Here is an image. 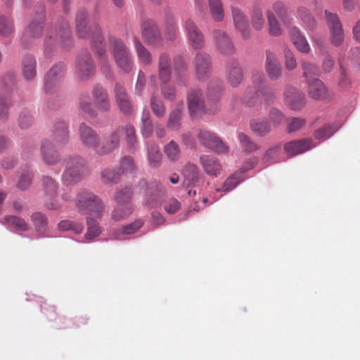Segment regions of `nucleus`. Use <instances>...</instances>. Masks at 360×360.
Wrapping results in <instances>:
<instances>
[{
    "instance_id": "nucleus-1",
    "label": "nucleus",
    "mask_w": 360,
    "mask_h": 360,
    "mask_svg": "<svg viewBox=\"0 0 360 360\" xmlns=\"http://www.w3.org/2000/svg\"><path fill=\"white\" fill-rule=\"evenodd\" d=\"M61 181L65 186L75 185L87 174L85 160L79 156H70L64 160Z\"/></svg>"
},
{
    "instance_id": "nucleus-2",
    "label": "nucleus",
    "mask_w": 360,
    "mask_h": 360,
    "mask_svg": "<svg viewBox=\"0 0 360 360\" xmlns=\"http://www.w3.org/2000/svg\"><path fill=\"white\" fill-rule=\"evenodd\" d=\"M208 96L207 103L204 101V97L201 90L192 89L187 94L188 107L191 115L200 113H215L218 108V96L212 101Z\"/></svg>"
},
{
    "instance_id": "nucleus-3",
    "label": "nucleus",
    "mask_w": 360,
    "mask_h": 360,
    "mask_svg": "<svg viewBox=\"0 0 360 360\" xmlns=\"http://www.w3.org/2000/svg\"><path fill=\"white\" fill-rule=\"evenodd\" d=\"M75 206L79 212L97 218H101L105 213V207L101 200L88 191H82L77 195Z\"/></svg>"
},
{
    "instance_id": "nucleus-4",
    "label": "nucleus",
    "mask_w": 360,
    "mask_h": 360,
    "mask_svg": "<svg viewBox=\"0 0 360 360\" xmlns=\"http://www.w3.org/2000/svg\"><path fill=\"white\" fill-rule=\"evenodd\" d=\"M114 61L123 72H129L133 68L132 56L129 49L121 39L114 40Z\"/></svg>"
},
{
    "instance_id": "nucleus-5",
    "label": "nucleus",
    "mask_w": 360,
    "mask_h": 360,
    "mask_svg": "<svg viewBox=\"0 0 360 360\" xmlns=\"http://www.w3.org/2000/svg\"><path fill=\"white\" fill-rule=\"evenodd\" d=\"M198 137L202 145L218 154L227 153L229 151V147L221 139L209 131L199 130Z\"/></svg>"
},
{
    "instance_id": "nucleus-6",
    "label": "nucleus",
    "mask_w": 360,
    "mask_h": 360,
    "mask_svg": "<svg viewBox=\"0 0 360 360\" xmlns=\"http://www.w3.org/2000/svg\"><path fill=\"white\" fill-rule=\"evenodd\" d=\"M193 64L195 77L198 80L205 79L210 75L212 70V63L209 54L202 52L196 53Z\"/></svg>"
},
{
    "instance_id": "nucleus-7",
    "label": "nucleus",
    "mask_w": 360,
    "mask_h": 360,
    "mask_svg": "<svg viewBox=\"0 0 360 360\" xmlns=\"http://www.w3.org/2000/svg\"><path fill=\"white\" fill-rule=\"evenodd\" d=\"M265 89V77L262 75H258L254 79V86L247 89L243 102L249 106L253 105L259 96H264V91Z\"/></svg>"
},
{
    "instance_id": "nucleus-8",
    "label": "nucleus",
    "mask_w": 360,
    "mask_h": 360,
    "mask_svg": "<svg viewBox=\"0 0 360 360\" xmlns=\"http://www.w3.org/2000/svg\"><path fill=\"white\" fill-rule=\"evenodd\" d=\"M214 43L217 51L224 55H231L235 52L234 45L230 37L223 30H214L212 31Z\"/></svg>"
},
{
    "instance_id": "nucleus-9",
    "label": "nucleus",
    "mask_w": 360,
    "mask_h": 360,
    "mask_svg": "<svg viewBox=\"0 0 360 360\" xmlns=\"http://www.w3.org/2000/svg\"><path fill=\"white\" fill-rule=\"evenodd\" d=\"M189 44L194 49H201L205 46V37L195 22L188 19L184 23Z\"/></svg>"
},
{
    "instance_id": "nucleus-10",
    "label": "nucleus",
    "mask_w": 360,
    "mask_h": 360,
    "mask_svg": "<svg viewBox=\"0 0 360 360\" xmlns=\"http://www.w3.org/2000/svg\"><path fill=\"white\" fill-rule=\"evenodd\" d=\"M315 146L311 139H300L286 143L284 150L288 155L292 157L304 153Z\"/></svg>"
},
{
    "instance_id": "nucleus-11",
    "label": "nucleus",
    "mask_w": 360,
    "mask_h": 360,
    "mask_svg": "<svg viewBox=\"0 0 360 360\" xmlns=\"http://www.w3.org/2000/svg\"><path fill=\"white\" fill-rule=\"evenodd\" d=\"M65 66L60 63L52 67L47 72L44 79V88L46 92H52L54 91L64 75Z\"/></svg>"
},
{
    "instance_id": "nucleus-12",
    "label": "nucleus",
    "mask_w": 360,
    "mask_h": 360,
    "mask_svg": "<svg viewBox=\"0 0 360 360\" xmlns=\"http://www.w3.org/2000/svg\"><path fill=\"white\" fill-rule=\"evenodd\" d=\"M76 70L82 79H86L94 73L95 65L89 53L85 52L79 56L76 63Z\"/></svg>"
},
{
    "instance_id": "nucleus-13",
    "label": "nucleus",
    "mask_w": 360,
    "mask_h": 360,
    "mask_svg": "<svg viewBox=\"0 0 360 360\" xmlns=\"http://www.w3.org/2000/svg\"><path fill=\"white\" fill-rule=\"evenodd\" d=\"M199 162L205 173L211 177H217L222 171V165L220 160L212 155H201Z\"/></svg>"
},
{
    "instance_id": "nucleus-14",
    "label": "nucleus",
    "mask_w": 360,
    "mask_h": 360,
    "mask_svg": "<svg viewBox=\"0 0 360 360\" xmlns=\"http://www.w3.org/2000/svg\"><path fill=\"white\" fill-rule=\"evenodd\" d=\"M285 103L294 110H300L306 103L305 96L294 87H288L284 93Z\"/></svg>"
},
{
    "instance_id": "nucleus-15",
    "label": "nucleus",
    "mask_w": 360,
    "mask_h": 360,
    "mask_svg": "<svg viewBox=\"0 0 360 360\" xmlns=\"http://www.w3.org/2000/svg\"><path fill=\"white\" fill-rule=\"evenodd\" d=\"M265 71L271 80H278L282 75V67L276 54L270 51H266Z\"/></svg>"
},
{
    "instance_id": "nucleus-16",
    "label": "nucleus",
    "mask_w": 360,
    "mask_h": 360,
    "mask_svg": "<svg viewBox=\"0 0 360 360\" xmlns=\"http://www.w3.org/2000/svg\"><path fill=\"white\" fill-rule=\"evenodd\" d=\"M41 154L42 160L46 165H55L60 162V155L54 149V145L50 140L46 139L41 142Z\"/></svg>"
},
{
    "instance_id": "nucleus-17",
    "label": "nucleus",
    "mask_w": 360,
    "mask_h": 360,
    "mask_svg": "<svg viewBox=\"0 0 360 360\" xmlns=\"http://www.w3.org/2000/svg\"><path fill=\"white\" fill-rule=\"evenodd\" d=\"M231 13L236 29L240 32L245 39H249L251 34L248 18L238 8L232 6Z\"/></svg>"
},
{
    "instance_id": "nucleus-18",
    "label": "nucleus",
    "mask_w": 360,
    "mask_h": 360,
    "mask_svg": "<svg viewBox=\"0 0 360 360\" xmlns=\"http://www.w3.org/2000/svg\"><path fill=\"white\" fill-rule=\"evenodd\" d=\"M79 139L82 145L88 148H95L99 141L97 133L85 123L79 127Z\"/></svg>"
},
{
    "instance_id": "nucleus-19",
    "label": "nucleus",
    "mask_w": 360,
    "mask_h": 360,
    "mask_svg": "<svg viewBox=\"0 0 360 360\" xmlns=\"http://www.w3.org/2000/svg\"><path fill=\"white\" fill-rule=\"evenodd\" d=\"M21 75L27 82H32L37 76V60L30 55H25L22 58Z\"/></svg>"
},
{
    "instance_id": "nucleus-20",
    "label": "nucleus",
    "mask_w": 360,
    "mask_h": 360,
    "mask_svg": "<svg viewBox=\"0 0 360 360\" xmlns=\"http://www.w3.org/2000/svg\"><path fill=\"white\" fill-rule=\"evenodd\" d=\"M142 35L146 41L156 45L160 41V33L157 25L152 20H145L141 24Z\"/></svg>"
},
{
    "instance_id": "nucleus-21",
    "label": "nucleus",
    "mask_w": 360,
    "mask_h": 360,
    "mask_svg": "<svg viewBox=\"0 0 360 360\" xmlns=\"http://www.w3.org/2000/svg\"><path fill=\"white\" fill-rule=\"evenodd\" d=\"M308 93L314 100H325L330 97V93L323 82L319 79L309 80Z\"/></svg>"
},
{
    "instance_id": "nucleus-22",
    "label": "nucleus",
    "mask_w": 360,
    "mask_h": 360,
    "mask_svg": "<svg viewBox=\"0 0 360 360\" xmlns=\"http://www.w3.org/2000/svg\"><path fill=\"white\" fill-rule=\"evenodd\" d=\"M226 77L232 86H238L243 79V70L237 61H232L226 67Z\"/></svg>"
},
{
    "instance_id": "nucleus-23",
    "label": "nucleus",
    "mask_w": 360,
    "mask_h": 360,
    "mask_svg": "<svg viewBox=\"0 0 360 360\" xmlns=\"http://www.w3.org/2000/svg\"><path fill=\"white\" fill-rule=\"evenodd\" d=\"M53 145L61 146L68 141V130L67 124L60 121L54 124L52 134V140H50Z\"/></svg>"
},
{
    "instance_id": "nucleus-24",
    "label": "nucleus",
    "mask_w": 360,
    "mask_h": 360,
    "mask_svg": "<svg viewBox=\"0 0 360 360\" xmlns=\"http://www.w3.org/2000/svg\"><path fill=\"white\" fill-rule=\"evenodd\" d=\"M184 184L187 187L195 186L200 180V174L198 167L191 163L186 164L183 170Z\"/></svg>"
},
{
    "instance_id": "nucleus-25",
    "label": "nucleus",
    "mask_w": 360,
    "mask_h": 360,
    "mask_svg": "<svg viewBox=\"0 0 360 360\" xmlns=\"http://www.w3.org/2000/svg\"><path fill=\"white\" fill-rule=\"evenodd\" d=\"M133 195L132 186L131 185H127L123 188H121L117 191L116 193V200L118 203L124 204V212L122 215H120V217H123L125 216H128L131 213V209L129 206V202Z\"/></svg>"
},
{
    "instance_id": "nucleus-26",
    "label": "nucleus",
    "mask_w": 360,
    "mask_h": 360,
    "mask_svg": "<svg viewBox=\"0 0 360 360\" xmlns=\"http://www.w3.org/2000/svg\"><path fill=\"white\" fill-rule=\"evenodd\" d=\"M289 36L291 41L299 51L306 53L309 52L310 46L307 41L297 27H292L290 28Z\"/></svg>"
},
{
    "instance_id": "nucleus-27",
    "label": "nucleus",
    "mask_w": 360,
    "mask_h": 360,
    "mask_svg": "<svg viewBox=\"0 0 360 360\" xmlns=\"http://www.w3.org/2000/svg\"><path fill=\"white\" fill-rule=\"evenodd\" d=\"M171 60L166 53H162L159 58L158 75L162 82H169L171 76Z\"/></svg>"
},
{
    "instance_id": "nucleus-28",
    "label": "nucleus",
    "mask_w": 360,
    "mask_h": 360,
    "mask_svg": "<svg viewBox=\"0 0 360 360\" xmlns=\"http://www.w3.org/2000/svg\"><path fill=\"white\" fill-rule=\"evenodd\" d=\"M115 97L120 110L125 114L131 113L132 106L126 94L125 89L120 85H116L115 86Z\"/></svg>"
},
{
    "instance_id": "nucleus-29",
    "label": "nucleus",
    "mask_w": 360,
    "mask_h": 360,
    "mask_svg": "<svg viewBox=\"0 0 360 360\" xmlns=\"http://www.w3.org/2000/svg\"><path fill=\"white\" fill-rule=\"evenodd\" d=\"M102 40L103 38L101 37H98L97 39L94 41V46L96 53L98 54L99 57H101L100 63L103 72L105 74L106 76L110 77V65L103 57V53L105 52V49L102 44Z\"/></svg>"
},
{
    "instance_id": "nucleus-30",
    "label": "nucleus",
    "mask_w": 360,
    "mask_h": 360,
    "mask_svg": "<svg viewBox=\"0 0 360 360\" xmlns=\"http://www.w3.org/2000/svg\"><path fill=\"white\" fill-rule=\"evenodd\" d=\"M92 94L96 103L99 105V108L102 110L106 111L110 109V105L108 97V94L102 86H95L92 91Z\"/></svg>"
},
{
    "instance_id": "nucleus-31",
    "label": "nucleus",
    "mask_w": 360,
    "mask_h": 360,
    "mask_svg": "<svg viewBox=\"0 0 360 360\" xmlns=\"http://www.w3.org/2000/svg\"><path fill=\"white\" fill-rule=\"evenodd\" d=\"M134 47L139 61L145 65H150L152 56L150 53L143 46L137 37L134 38Z\"/></svg>"
},
{
    "instance_id": "nucleus-32",
    "label": "nucleus",
    "mask_w": 360,
    "mask_h": 360,
    "mask_svg": "<svg viewBox=\"0 0 360 360\" xmlns=\"http://www.w3.org/2000/svg\"><path fill=\"white\" fill-rule=\"evenodd\" d=\"M58 228L60 231H70L73 233L80 234L83 231L84 226L82 223L78 221L64 219L58 223Z\"/></svg>"
},
{
    "instance_id": "nucleus-33",
    "label": "nucleus",
    "mask_w": 360,
    "mask_h": 360,
    "mask_svg": "<svg viewBox=\"0 0 360 360\" xmlns=\"http://www.w3.org/2000/svg\"><path fill=\"white\" fill-rule=\"evenodd\" d=\"M41 181L44 198L58 195V185L53 179L50 176H44Z\"/></svg>"
},
{
    "instance_id": "nucleus-34",
    "label": "nucleus",
    "mask_w": 360,
    "mask_h": 360,
    "mask_svg": "<svg viewBox=\"0 0 360 360\" xmlns=\"http://www.w3.org/2000/svg\"><path fill=\"white\" fill-rule=\"evenodd\" d=\"M252 131L259 136H265L271 131V125L264 120H254L250 123Z\"/></svg>"
},
{
    "instance_id": "nucleus-35",
    "label": "nucleus",
    "mask_w": 360,
    "mask_h": 360,
    "mask_svg": "<svg viewBox=\"0 0 360 360\" xmlns=\"http://www.w3.org/2000/svg\"><path fill=\"white\" fill-rule=\"evenodd\" d=\"M87 231L85 233V238L87 240L98 236L101 233V228L98 222L94 219L86 217Z\"/></svg>"
},
{
    "instance_id": "nucleus-36",
    "label": "nucleus",
    "mask_w": 360,
    "mask_h": 360,
    "mask_svg": "<svg viewBox=\"0 0 360 360\" xmlns=\"http://www.w3.org/2000/svg\"><path fill=\"white\" fill-rule=\"evenodd\" d=\"M112 148V137L111 135H109L104 137L101 142L98 141L97 146L94 148L98 155H105L110 153Z\"/></svg>"
},
{
    "instance_id": "nucleus-37",
    "label": "nucleus",
    "mask_w": 360,
    "mask_h": 360,
    "mask_svg": "<svg viewBox=\"0 0 360 360\" xmlns=\"http://www.w3.org/2000/svg\"><path fill=\"white\" fill-rule=\"evenodd\" d=\"M251 24L253 28L257 30H261L264 25V18L262 8L258 6H255L251 14Z\"/></svg>"
},
{
    "instance_id": "nucleus-38",
    "label": "nucleus",
    "mask_w": 360,
    "mask_h": 360,
    "mask_svg": "<svg viewBox=\"0 0 360 360\" xmlns=\"http://www.w3.org/2000/svg\"><path fill=\"white\" fill-rule=\"evenodd\" d=\"M164 152L167 158L171 161H176L179 158L181 154L179 145L173 140L165 145Z\"/></svg>"
},
{
    "instance_id": "nucleus-39",
    "label": "nucleus",
    "mask_w": 360,
    "mask_h": 360,
    "mask_svg": "<svg viewBox=\"0 0 360 360\" xmlns=\"http://www.w3.org/2000/svg\"><path fill=\"white\" fill-rule=\"evenodd\" d=\"M267 20L269 34L274 37L281 35L282 33L281 28L272 11L269 10L267 11Z\"/></svg>"
},
{
    "instance_id": "nucleus-40",
    "label": "nucleus",
    "mask_w": 360,
    "mask_h": 360,
    "mask_svg": "<svg viewBox=\"0 0 360 360\" xmlns=\"http://www.w3.org/2000/svg\"><path fill=\"white\" fill-rule=\"evenodd\" d=\"M210 13L215 21H221L224 18V11L220 0H209Z\"/></svg>"
},
{
    "instance_id": "nucleus-41",
    "label": "nucleus",
    "mask_w": 360,
    "mask_h": 360,
    "mask_svg": "<svg viewBox=\"0 0 360 360\" xmlns=\"http://www.w3.org/2000/svg\"><path fill=\"white\" fill-rule=\"evenodd\" d=\"M337 130V129L330 124H324L316 130L314 133V136L318 140H325L330 137Z\"/></svg>"
},
{
    "instance_id": "nucleus-42",
    "label": "nucleus",
    "mask_w": 360,
    "mask_h": 360,
    "mask_svg": "<svg viewBox=\"0 0 360 360\" xmlns=\"http://www.w3.org/2000/svg\"><path fill=\"white\" fill-rule=\"evenodd\" d=\"M141 131L143 135L146 137L150 136L153 131L150 112L148 110H144L142 114Z\"/></svg>"
},
{
    "instance_id": "nucleus-43",
    "label": "nucleus",
    "mask_w": 360,
    "mask_h": 360,
    "mask_svg": "<svg viewBox=\"0 0 360 360\" xmlns=\"http://www.w3.org/2000/svg\"><path fill=\"white\" fill-rule=\"evenodd\" d=\"M5 221L8 226L14 227L18 231H24L28 229L27 224L20 217L8 216L5 217Z\"/></svg>"
},
{
    "instance_id": "nucleus-44",
    "label": "nucleus",
    "mask_w": 360,
    "mask_h": 360,
    "mask_svg": "<svg viewBox=\"0 0 360 360\" xmlns=\"http://www.w3.org/2000/svg\"><path fill=\"white\" fill-rule=\"evenodd\" d=\"M329 30L331 44L335 46L342 45L345 39L343 27H338Z\"/></svg>"
},
{
    "instance_id": "nucleus-45",
    "label": "nucleus",
    "mask_w": 360,
    "mask_h": 360,
    "mask_svg": "<svg viewBox=\"0 0 360 360\" xmlns=\"http://www.w3.org/2000/svg\"><path fill=\"white\" fill-rule=\"evenodd\" d=\"M148 159L151 166L157 167L161 162V153L156 144H152L150 148L148 150Z\"/></svg>"
},
{
    "instance_id": "nucleus-46",
    "label": "nucleus",
    "mask_w": 360,
    "mask_h": 360,
    "mask_svg": "<svg viewBox=\"0 0 360 360\" xmlns=\"http://www.w3.org/2000/svg\"><path fill=\"white\" fill-rule=\"evenodd\" d=\"M13 32V24L9 17L0 16V34L8 36Z\"/></svg>"
},
{
    "instance_id": "nucleus-47",
    "label": "nucleus",
    "mask_w": 360,
    "mask_h": 360,
    "mask_svg": "<svg viewBox=\"0 0 360 360\" xmlns=\"http://www.w3.org/2000/svg\"><path fill=\"white\" fill-rule=\"evenodd\" d=\"M273 10L277 15L283 21L284 23H290V18L288 13L287 8L281 2H276L273 5Z\"/></svg>"
},
{
    "instance_id": "nucleus-48",
    "label": "nucleus",
    "mask_w": 360,
    "mask_h": 360,
    "mask_svg": "<svg viewBox=\"0 0 360 360\" xmlns=\"http://www.w3.org/2000/svg\"><path fill=\"white\" fill-rule=\"evenodd\" d=\"M325 18L329 30L338 27H342L338 15L330 11H325Z\"/></svg>"
},
{
    "instance_id": "nucleus-49",
    "label": "nucleus",
    "mask_w": 360,
    "mask_h": 360,
    "mask_svg": "<svg viewBox=\"0 0 360 360\" xmlns=\"http://www.w3.org/2000/svg\"><path fill=\"white\" fill-rule=\"evenodd\" d=\"M135 169V164L131 157H124L120 162L117 173L118 174L131 172Z\"/></svg>"
},
{
    "instance_id": "nucleus-50",
    "label": "nucleus",
    "mask_w": 360,
    "mask_h": 360,
    "mask_svg": "<svg viewBox=\"0 0 360 360\" xmlns=\"http://www.w3.org/2000/svg\"><path fill=\"white\" fill-rule=\"evenodd\" d=\"M35 228L39 231H43L47 225V219L44 214L40 212L34 213L31 217Z\"/></svg>"
},
{
    "instance_id": "nucleus-51",
    "label": "nucleus",
    "mask_w": 360,
    "mask_h": 360,
    "mask_svg": "<svg viewBox=\"0 0 360 360\" xmlns=\"http://www.w3.org/2000/svg\"><path fill=\"white\" fill-rule=\"evenodd\" d=\"M306 124V121L300 117H290L288 120L287 129L289 133L296 131L302 129Z\"/></svg>"
},
{
    "instance_id": "nucleus-52",
    "label": "nucleus",
    "mask_w": 360,
    "mask_h": 360,
    "mask_svg": "<svg viewBox=\"0 0 360 360\" xmlns=\"http://www.w3.org/2000/svg\"><path fill=\"white\" fill-rule=\"evenodd\" d=\"M238 139L242 145V147L245 151L252 152L258 149V146L250 138L243 133H239Z\"/></svg>"
},
{
    "instance_id": "nucleus-53",
    "label": "nucleus",
    "mask_w": 360,
    "mask_h": 360,
    "mask_svg": "<svg viewBox=\"0 0 360 360\" xmlns=\"http://www.w3.org/2000/svg\"><path fill=\"white\" fill-rule=\"evenodd\" d=\"M45 206L50 210H61L63 207V203L56 196L44 198Z\"/></svg>"
},
{
    "instance_id": "nucleus-54",
    "label": "nucleus",
    "mask_w": 360,
    "mask_h": 360,
    "mask_svg": "<svg viewBox=\"0 0 360 360\" xmlns=\"http://www.w3.org/2000/svg\"><path fill=\"white\" fill-rule=\"evenodd\" d=\"M150 105L153 113L159 117H163L165 113V108L162 102L153 96L150 100Z\"/></svg>"
},
{
    "instance_id": "nucleus-55",
    "label": "nucleus",
    "mask_w": 360,
    "mask_h": 360,
    "mask_svg": "<svg viewBox=\"0 0 360 360\" xmlns=\"http://www.w3.org/2000/svg\"><path fill=\"white\" fill-rule=\"evenodd\" d=\"M240 183V179L237 175H232L229 177L224 183L221 188L217 189L218 191H224L225 193L233 190Z\"/></svg>"
},
{
    "instance_id": "nucleus-56",
    "label": "nucleus",
    "mask_w": 360,
    "mask_h": 360,
    "mask_svg": "<svg viewBox=\"0 0 360 360\" xmlns=\"http://www.w3.org/2000/svg\"><path fill=\"white\" fill-rule=\"evenodd\" d=\"M19 126L22 129H27L33 122V117L30 111L23 110L19 115Z\"/></svg>"
},
{
    "instance_id": "nucleus-57",
    "label": "nucleus",
    "mask_w": 360,
    "mask_h": 360,
    "mask_svg": "<svg viewBox=\"0 0 360 360\" xmlns=\"http://www.w3.org/2000/svg\"><path fill=\"white\" fill-rule=\"evenodd\" d=\"M181 112L179 110L170 112L167 122V127L172 129H177L180 126Z\"/></svg>"
},
{
    "instance_id": "nucleus-58",
    "label": "nucleus",
    "mask_w": 360,
    "mask_h": 360,
    "mask_svg": "<svg viewBox=\"0 0 360 360\" xmlns=\"http://www.w3.org/2000/svg\"><path fill=\"white\" fill-rule=\"evenodd\" d=\"M302 68L303 76L309 79L311 77L316 75L319 71L318 68L315 65L306 60L302 62Z\"/></svg>"
},
{
    "instance_id": "nucleus-59",
    "label": "nucleus",
    "mask_w": 360,
    "mask_h": 360,
    "mask_svg": "<svg viewBox=\"0 0 360 360\" xmlns=\"http://www.w3.org/2000/svg\"><path fill=\"white\" fill-rule=\"evenodd\" d=\"M33 174L32 172H27L22 174L18 180L17 186L20 190H26L30 186Z\"/></svg>"
},
{
    "instance_id": "nucleus-60",
    "label": "nucleus",
    "mask_w": 360,
    "mask_h": 360,
    "mask_svg": "<svg viewBox=\"0 0 360 360\" xmlns=\"http://www.w3.org/2000/svg\"><path fill=\"white\" fill-rule=\"evenodd\" d=\"M269 119L274 127L279 126L284 120L283 114L278 109H271L269 112Z\"/></svg>"
},
{
    "instance_id": "nucleus-61",
    "label": "nucleus",
    "mask_w": 360,
    "mask_h": 360,
    "mask_svg": "<svg viewBox=\"0 0 360 360\" xmlns=\"http://www.w3.org/2000/svg\"><path fill=\"white\" fill-rule=\"evenodd\" d=\"M285 65L286 69L292 70L297 67V62L292 52L288 49H285Z\"/></svg>"
},
{
    "instance_id": "nucleus-62",
    "label": "nucleus",
    "mask_w": 360,
    "mask_h": 360,
    "mask_svg": "<svg viewBox=\"0 0 360 360\" xmlns=\"http://www.w3.org/2000/svg\"><path fill=\"white\" fill-rule=\"evenodd\" d=\"M298 14L302 20L309 26L310 29H314L315 27V21L308 11L304 8H299Z\"/></svg>"
},
{
    "instance_id": "nucleus-63",
    "label": "nucleus",
    "mask_w": 360,
    "mask_h": 360,
    "mask_svg": "<svg viewBox=\"0 0 360 360\" xmlns=\"http://www.w3.org/2000/svg\"><path fill=\"white\" fill-rule=\"evenodd\" d=\"M165 210L170 214L178 212L181 208V203L175 198L169 200L164 206Z\"/></svg>"
},
{
    "instance_id": "nucleus-64",
    "label": "nucleus",
    "mask_w": 360,
    "mask_h": 360,
    "mask_svg": "<svg viewBox=\"0 0 360 360\" xmlns=\"http://www.w3.org/2000/svg\"><path fill=\"white\" fill-rule=\"evenodd\" d=\"M126 141L129 147H134L136 142L135 129L131 124H127L125 129Z\"/></svg>"
}]
</instances>
